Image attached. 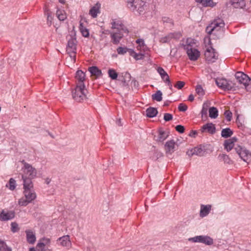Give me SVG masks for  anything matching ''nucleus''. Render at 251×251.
<instances>
[{
	"label": "nucleus",
	"mask_w": 251,
	"mask_h": 251,
	"mask_svg": "<svg viewBox=\"0 0 251 251\" xmlns=\"http://www.w3.org/2000/svg\"><path fill=\"white\" fill-rule=\"evenodd\" d=\"M123 32H128L127 29L122 28L121 30H117V31L113 32L111 33V38L112 39V42L115 44L117 45L119 43L121 39L123 37Z\"/></svg>",
	"instance_id": "obj_10"
},
{
	"label": "nucleus",
	"mask_w": 251,
	"mask_h": 251,
	"mask_svg": "<svg viewBox=\"0 0 251 251\" xmlns=\"http://www.w3.org/2000/svg\"><path fill=\"white\" fill-rule=\"evenodd\" d=\"M157 71L165 83H167V81H169L170 80L169 76L163 68L159 67L157 69Z\"/></svg>",
	"instance_id": "obj_23"
},
{
	"label": "nucleus",
	"mask_w": 251,
	"mask_h": 251,
	"mask_svg": "<svg viewBox=\"0 0 251 251\" xmlns=\"http://www.w3.org/2000/svg\"><path fill=\"white\" fill-rule=\"evenodd\" d=\"M187 106L182 103H180L178 105V109L180 111L185 112L187 109Z\"/></svg>",
	"instance_id": "obj_48"
},
{
	"label": "nucleus",
	"mask_w": 251,
	"mask_h": 251,
	"mask_svg": "<svg viewBox=\"0 0 251 251\" xmlns=\"http://www.w3.org/2000/svg\"><path fill=\"white\" fill-rule=\"evenodd\" d=\"M196 92L200 96H203L204 95V91L201 85H198L196 88Z\"/></svg>",
	"instance_id": "obj_43"
},
{
	"label": "nucleus",
	"mask_w": 251,
	"mask_h": 251,
	"mask_svg": "<svg viewBox=\"0 0 251 251\" xmlns=\"http://www.w3.org/2000/svg\"><path fill=\"white\" fill-rule=\"evenodd\" d=\"M177 144L175 141L171 140L166 142L164 146V149L168 154L171 155L177 149Z\"/></svg>",
	"instance_id": "obj_11"
},
{
	"label": "nucleus",
	"mask_w": 251,
	"mask_h": 251,
	"mask_svg": "<svg viewBox=\"0 0 251 251\" xmlns=\"http://www.w3.org/2000/svg\"><path fill=\"white\" fill-rule=\"evenodd\" d=\"M212 206L210 204L201 205V209L200 211V216L203 218L207 216L211 210Z\"/></svg>",
	"instance_id": "obj_14"
},
{
	"label": "nucleus",
	"mask_w": 251,
	"mask_h": 251,
	"mask_svg": "<svg viewBox=\"0 0 251 251\" xmlns=\"http://www.w3.org/2000/svg\"><path fill=\"white\" fill-rule=\"evenodd\" d=\"M38 251H50L49 249H46L44 244H42L41 241L37 243L36 246Z\"/></svg>",
	"instance_id": "obj_40"
},
{
	"label": "nucleus",
	"mask_w": 251,
	"mask_h": 251,
	"mask_svg": "<svg viewBox=\"0 0 251 251\" xmlns=\"http://www.w3.org/2000/svg\"><path fill=\"white\" fill-rule=\"evenodd\" d=\"M130 77H131L129 73H126L125 74V77L127 78L128 79H130Z\"/></svg>",
	"instance_id": "obj_64"
},
{
	"label": "nucleus",
	"mask_w": 251,
	"mask_h": 251,
	"mask_svg": "<svg viewBox=\"0 0 251 251\" xmlns=\"http://www.w3.org/2000/svg\"><path fill=\"white\" fill-rule=\"evenodd\" d=\"M127 6L132 11H137L141 14L144 10L145 2L142 0H127Z\"/></svg>",
	"instance_id": "obj_6"
},
{
	"label": "nucleus",
	"mask_w": 251,
	"mask_h": 251,
	"mask_svg": "<svg viewBox=\"0 0 251 251\" xmlns=\"http://www.w3.org/2000/svg\"><path fill=\"white\" fill-rule=\"evenodd\" d=\"M194 100V95L192 94L190 95L188 97V100H189L190 101H193Z\"/></svg>",
	"instance_id": "obj_62"
},
{
	"label": "nucleus",
	"mask_w": 251,
	"mask_h": 251,
	"mask_svg": "<svg viewBox=\"0 0 251 251\" xmlns=\"http://www.w3.org/2000/svg\"><path fill=\"white\" fill-rule=\"evenodd\" d=\"M127 52H129L130 55L132 56L133 57H134V54H136V52L134 51L133 50L128 49Z\"/></svg>",
	"instance_id": "obj_60"
},
{
	"label": "nucleus",
	"mask_w": 251,
	"mask_h": 251,
	"mask_svg": "<svg viewBox=\"0 0 251 251\" xmlns=\"http://www.w3.org/2000/svg\"><path fill=\"white\" fill-rule=\"evenodd\" d=\"M109 76L113 80H115L117 78L118 74L113 69H109L108 72Z\"/></svg>",
	"instance_id": "obj_39"
},
{
	"label": "nucleus",
	"mask_w": 251,
	"mask_h": 251,
	"mask_svg": "<svg viewBox=\"0 0 251 251\" xmlns=\"http://www.w3.org/2000/svg\"><path fill=\"white\" fill-rule=\"evenodd\" d=\"M221 162H224V163L227 165H231L236 163V159L231 160L230 158H221Z\"/></svg>",
	"instance_id": "obj_37"
},
{
	"label": "nucleus",
	"mask_w": 251,
	"mask_h": 251,
	"mask_svg": "<svg viewBox=\"0 0 251 251\" xmlns=\"http://www.w3.org/2000/svg\"><path fill=\"white\" fill-rule=\"evenodd\" d=\"M186 43L184 49L186 50L189 59L191 61L197 60L200 56V52L197 49L192 47L191 44L192 43V39H187Z\"/></svg>",
	"instance_id": "obj_5"
},
{
	"label": "nucleus",
	"mask_w": 251,
	"mask_h": 251,
	"mask_svg": "<svg viewBox=\"0 0 251 251\" xmlns=\"http://www.w3.org/2000/svg\"><path fill=\"white\" fill-rule=\"evenodd\" d=\"M66 47V52L69 54L70 59L75 63V53L76 50L77 41L75 35H70L68 38Z\"/></svg>",
	"instance_id": "obj_2"
},
{
	"label": "nucleus",
	"mask_w": 251,
	"mask_h": 251,
	"mask_svg": "<svg viewBox=\"0 0 251 251\" xmlns=\"http://www.w3.org/2000/svg\"><path fill=\"white\" fill-rule=\"evenodd\" d=\"M209 105L208 103L204 102L202 105V108L201 111V115L202 118L205 117L207 118V110L208 109Z\"/></svg>",
	"instance_id": "obj_35"
},
{
	"label": "nucleus",
	"mask_w": 251,
	"mask_h": 251,
	"mask_svg": "<svg viewBox=\"0 0 251 251\" xmlns=\"http://www.w3.org/2000/svg\"><path fill=\"white\" fill-rule=\"evenodd\" d=\"M211 25H212L213 27H214L216 31H218L221 30L222 28L224 27L225 23L223 20L219 19L215 20L211 23Z\"/></svg>",
	"instance_id": "obj_17"
},
{
	"label": "nucleus",
	"mask_w": 251,
	"mask_h": 251,
	"mask_svg": "<svg viewBox=\"0 0 251 251\" xmlns=\"http://www.w3.org/2000/svg\"><path fill=\"white\" fill-rule=\"evenodd\" d=\"M113 32H111L109 30H104L102 31V34H110V36H111V33H112Z\"/></svg>",
	"instance_id": "obj_61"
},
{
	"label": "nucleus",
	"mask_w": 251,
	"mask_h": 251,
	"mask_svg": "<svg viewBox=\"0 0 251 251\" xmlns=\"http://www.w3.org/2000/svg\"><path fill=\"white\" fill-rule=\"evenodd\" d=\"M56 15L60 21H64L67 18L65 12L60 10L56 11Z\"/></svg>",
	"instance_id": "obj_38"
},
{
	"label": "nucleus",
	"mask_w": 251,
	"mask_h": 251,
	"mask_svg": "<svg viewBox=\"0 0 251 251\" xmlns=\"http://www.w3.org/2000/svg\"><path fill=\"white\" fill-rule=\"evenodd\" d=\"M204 55L206 60L209 63L215 62L218 57V52L211 47L207 48Z\"/></svg>",
	"instance_id": "obj_9"
},
{
	"label": "nucleus",
	"mask_w": 251,
	"mask_h": 251,
	"mask_svg": "<svg viewBox=\"0 0 251 251\" xmlns=\"http://www.w3.org/2000/svg\"><path fill=\"white\" fill-rule=\"evenodd\" d=\"M229 3L235 8H243L246 6L244 0H230Z\"/></svg>",
	"instance_id": "obj_22"
},
{
	"label": "nucleus",
	"mask_w": 251,
	"mask_h": 251,
	"mask_svg": "<svg viewBox=\"0 0 251 251\" xmlns=\"http://www.w3.org/2000/svg\"><path fill=\"white\" fill-rule=\"evenodd\" d=\"M25 233L27 242L30 244H33L36 239L35 233L32 230L28 229L25 230Z\"/></svg>",
	"instance_id": "obj_20"
},
{
	"label": "nucleus",
	"mask_w": 251,
	"mask_h": 251,
	"mask_svg": "<svg viewBox=\"0 0 251 251\" xmlns=\"http://www.w3.org/2000/svg\"><path fill=\"white\" fill-rule=\"evenodd\" d=\"M17 165L18 167H21L23 170L24 174L22 175V179L24 183H25V181L27 180L32 181V179L36 176L37 171L35 168L26 162L24 160L19 161Z\"/></svg>",
	"instance_id": "obj_1"
},
{
	"label": "nucleus",
	"mask_w": 251,
	"mask_h": 251,
	"mask_svg": "<svg viewBox=\"0 0 251 251\" xmlns=\"http://www.w3.org/2000/svg\"><path fill=\"white\" fill-rule=\"evenodd\" d=\"M136 42L139 44V46L140 48L143 47L144 48L145 46H146L144 40L142 39H138L136 40Z\"/></svg>",
	"instance_id": "obj_57"
},
{
	"label": "nucleus",
	"mask_w": 251,
	"mask_h": 251,
	"mask_svg": "<svg viewBox=\"0 0 251 251\" xmlns=\"http://www.w3.org/2000/svg\"><path fill=\"white\" fill-rule=\"evenodd\" d=\"M84 83L77 84L76 88L72 91L73 99L77 102H81L84 99H87L86 92L87 90L85 89Z\"/></svg>",
	"instance_id": "obj_3"
},
{
	"label": "nucleus",
	"mask_w": 251,
	"mask_h": 251,
	"mask_svg": "<svg viewBox=\"0 0 251 251\" xmlns=\"http://www.w3.org/2000/svg\"><path fill=\"white\" fill-rule=\"evenodd\" d=\"M203 145H200L193 149L189 150L187 151V154L188 156L197 155L201 156V151L202 149Z\"/></svg>",
	"instance_id": "obj_16"
},
{
	"label": "nucleus",
	"mask_w": 251,
	"mask_h": 251,
	"mask_svg": "<svg viewBox=\"0 0 251 251\" xmlns=\"http://www.w3.org/2000/svg\"><path fill=\"white\" fill-rule=\"evenodd\" d=\"M24 196L31 202L36 198V194L33 189V185L32 181L29 180L25 181L24 183Z\"/></svg>",
	"instance_id": "obj_4"
},
{
	"label": "nucleus",
	"mask_w": 251,
	"mask_h": 251,
	"mask_svg": "<svg viewBox=\"0 0 251 251\" xmlns=\"http://www.w3.org/2000/svg\"><path fill=\"white\" fill-rule=\"evenodd\" d=\"M212 2V0H202V5L204 6H210Z\"/></svg>",
	"instance_id": "obj_58"
},
{
	"label": "nucleus",
	"mask_w": 251,
	"mask_h": 251,
	"mask_svg": "<svg viewBox=\"0 0 251 251\" xmlns=\"http://www.w3.org/2000/svg\"><path fill=\"white\" fill-rule=\"evenodd\" d=\"M42 242V244L46 246H48L50 244V240L49 238H43L40 240Z\"/></svg>",
	"instance_id": "obj_53"
},
{
	"label": "nucleus",
	"mask_w": 251,
	"mask_h": 251,
	"mask_svg": "<svg viewBox=\"0 0 251 251\" xmlns=\"http://www.w3.org/2000/svg\"><path fill=\"white\" fill-rule=\"evenodd\" d=\"M235 150L240 157H247L249 155L251 156L250 152L245 147L239 146L235 148Z\"/></svg>",
	"instance_id": "obj_19"
},
{
	"label": "nucleus",
	"mask_w": 251,
	"mask_h": 251,
	"mask_svg": "<svg viewBox=\"0 0 251 251\" xmlns=\"http://www.w3.org/2000/svg\"><path fill=\"white\" fill-rule=\"evenodd\" d=\"M18 202L19 204L21 206H26L31 202L28 201V200L25 197H24L19 199Z\"/></svg>",
	"instance_id": "obj_42"
},
{
	"label": "nucleus",
	"mask_w": 251,
	"mask_h": 251,
	"mask_svg": "<svg viewBox=\"0 0 251 251\" xmlns=\"http://www.w3.org/2000/svg\"><path fill=\"white\" fill-rule=\"evenodd\" d=\"M206 31L208 34H211L212 33V32L216 31L214 30V27H213L212 25L211 24H210L208 26H207L206 28Z\"/></svg>",
	"instance_id": "obj_55"
},
{
	"label": "nucleus",
	"mask_w": 251,
	"mask_h": 251,
	"mask_svg": "<svg viewBox=\"0 0 251 251\" xmlns=\"http://www.w3.org/2000/svg\"><path fill=\"white\" fill-rule=\"evenodd\" d=\"M146 112L147 117L150 118H153L156 116L158 113L157 109L152 107L147 108Z\"/></svg>",
	"instance_id": "obj_27"
},
{
	"label": "nucleus",
	"mask_w": 251,
	"mask_h": 251,
	"mask_svg": "<svg viewBox=\"0 0 251 251\" xmlns=\"http://www.w3.org/2000/svg\"><path fill=\"white\" fill-rule=\"evenodd\" d=\"M169 86V88L170 89L172 90V85L171 84V82L170 81V80H169V81H167V83H166Z\"/></svg>",
	"instance_id": "obj_63"
},
{
	"label": "nucleus",
	"mask_w": 251,
	"mask_h": 251,
	"mask_svg": "<svg viewBox=\"0 0 251 251\" xmlns=\"http://www.w3.org/2000/svg\"><path fill=\"white\" fill-rule=\"evenodd\" d=\"M15 217V212L13 211H5L2 210L0 213V220L7 221L13 219Z\"/></svg>",
	"instance_id": "obj_12"
},
{
	"label": "nucleus",
	"mask_w": 251,
	"mask_h": 251,
	"mask_svg": "<svg viewBox=\"0 0 251 251\" xmlns=\"http://www.w3.org/2000/svg\"><path fill=\"white\" fill-rule=\"evenodd\" d=\"M201 131L202 132H207L213 134L216 132V128L215 125L212 123H207L201 127Z\"/></svg>",
	"instance_id": "obj_13"
},
{
	"label": "nucleus",
	"mask_w": 251,
	"mask_h": 251,
	"mask_svg": "<svg viewBox=\"0 0 251 251\" xmlns=\"http://www.w3.org/2000/svg\"><path fill=\"white\" fill-rule=\"evenodd\" d=\"M185 85V82L183 81H178L177 82L175 87L177 88L178 89H181Z\"/></svg>",
	"instance_id": "obj_52"
},
{
	"label": "nucleus",
	"mask_w": 251,
	"mask_h": 251,
	"mask_svg": "<svg viewBox=\"0 0 251 251\" xmlns=\"http://www.w3.org/2000/svg\"><path fill=\"white\" fill-rule=\"evenodd\" d=\"M233 134V131L229 128L223 129L221 131V136L225 138H227Z\"/></svg>",
	"instance_id": "obj_30"
},
{
	"label": "nucleus",
	"mask_w": 251,
	"mask_h": 251,
	"mask_svg": "<svg viewBox=\"0 0 251 251\" xmlns=\"http://www.w3.org/2000/svg\"><path fill=\"white\" fill-rule=\"evenodd\" d=\"M213 150L212 146L210 144H203L201 156H205L210 154Z\"/></svg>",
	"instance_id": "obj_26"
},
{
	"label": "nucleus",
	"mask_w": 251,
	"mask_h": 251,
	"mask_svg": "<svg viewBox=\"0 0 251 251\" xmlns=\"http://www.w3.org/2000/svg\"><path fill=\"white\" fill-rule=\"evenodd\" d=\"M60 241V244L64 247H70L71 246V242L70 240L69 235L63 236L58 239Z\"/></svg>",
	"instance_id": "obj_25"
},
{
	"label": "nucleus",
	"mask_w": 251,
	"mask_h": 251,
	"mask_svg": "<svg viewBox=\"0 0 251 251\" xmlns=\"http://www.w3.org/2000/svg\"><path fill=\"white\" fill-rule=\"evenodd\" d=\"M6 187H9L11 190H14L16 188V181L13 178H11L9 181V185L6 184Z\"/></svg>",
	"instance_id": "obj_41"
},
{
	"label": "nucleus",
	"mask_w": 251,
	"mask_h": 251,
	"mask_svg": "<svg viewBox=\"0 0 251 251\" xmlns=\"http://www.w3.org/2000/svg\"><path fill=\"white\" fill-rule=\"evenodd\" d=\"M111 25V28L112 29H117V30H119L123 28L121 25H119L118 23H116L114 20L112 22Z\"/></svg>",
	"instance_id": "obj_46"
},
{
	"label": "nucleus",
	"mask_w": 251,
	"mask_h": 251,
	"mask_svg": "<svg viewBox=\"0 0 251 251\" xmlns=\"http://www.w3.org/2000/svg\"><path fill=\"white\" fill-rule=\"evenodd\" d=\"M217 85L224 90H231L234 87V84L231 81L225 78H217L215 79Z\"/></svg>",
	"instance_id": "obj_8"
},
{
	"label": "nucleus",
	"mask_w": 251,
	"mask_h": 251,
	"mask_svg": "<svg viewBox=\"0 0 251 251\" xmlns=\"http://www.w3.org/2000/svg\"><path fill=\"white\" fill-rule=\"evenodd\" d=\"M247 83L244 86L247 91H251V78L249 77V80L247 81Z\"/></svg>",
	"instance_id": "obj_54"
},
{
	"label": "nucleus",
	"mask_w": 251,
	"mask_h": 251,
	"mask_svg": "<svg viewBox=\"0 0 251 251\" xmlns=\"http://www.w3.org/2000/svg\"><path fill=\"white\" fill-rule=\"evenodd\" d=\"M85 73L81 70H78L76 72L75 77L78 81V84L84 83L83 81L85 80Z\"/></svg>",
	"instance_id": "obj_28"
},
{
	"label": "nucleus",
	"mask_w": 251,
	"mask_h": 251,
	"mask_svg": "<svg viewBox=\"0 0 251 251\" xmlns=\"http://www.w3.org/2000/svg\"><path fill=\"white\" fill-rule=\"evenodd\" d=\"M235 77L239 82V83L241 84H243L245 85L247 83V81L249 80V76L247 75L244 74L242 72H237L235 74Z\"/></svg>",
	"instance_id": "obj_15"
},
{
	"label": "nucleus",
	"mask_w": 251,
	"mask_h": 251,
	"mask_svg": "<svg viewBox=\"0 0 251 251\" xmlns=\"http://www.w3.org/2000/svg\"><path fill=\"white\" fill-rule=\"evenodd\" d=\"M173 119V115L170 113H165L164 115V120L166 121H170Z\"/></svg>",
	"instance_id": "obj_51"
},
{
	"label": "nucleus",
	"mask_w": 251,
	"mask_h": 251,
	"mask_svg": "<svg viewBox=\"0 0 251 251\" xmlns=\"http://www.w3.org/2000/svg\"><path fill=\"white\" fill-rule=\"evenodd\" d=\"M79 30L82 33L83 36L87 37L89 35V33L88 29L84 27L82 23H80L79 25Z\"/></svg>",
	"instance_id": "obj_36"
},
{
	"label": "nucleus",
	"mask_w": 251,
	"mask_h": 251,
	"mask_svg": "<svg viewBox=\"0 0 251 251\" xmlns=\"http://www.w3.org/2000/svg\"><path fill=\"white\" fill-rule=\"evenodd\" d=\"M225 116L227 121H230L232 118V114L229 110H226L225 112Z\"/></svg>",
	"instance_id": "obj_47"
},
{
	"label": "nucleus",
	"mask_w": 251,
	"mask_h": 251,
	"mask_svg": "<svg viewBox=\"0 0 251 251\" xmlns=\"http://www.w3.org/2000/svg\"><path fill=\"white\" fill-rule=\"evenodd\" d=\"M11 231L13 233L16 232L19 230V227H18V225L16 222H12L11 224Z\"/></svg>",
	"instance_id": "obj_44"
},
{
	"label": "nucleus",
	"mask_w": 251,
	"mask_h": 251,
	"mask_svg": "<svg viewBox=\"0 0 251 251\" xmlns=\"http://www.w3.org/2000/svg\"><path fill=\"white\" fill-rule=\"evenodd\" d=\"M0 251H12V249L8 247L6 243L0 239Z\"/></svg>",
	"instance_id": "obj_34"
},
{
	"label": "nucleus",
	"mask_w": 251,
	"mask_h": 251,
	"mask_svg": "<svg viewBox=\"0 0 251 251\" xmlns=\"http://www.w3.org/2000/svg\"><path fill=\"white\" fill-rule=\"evenodd\" d=\"M176 130L180 133H183L184 132V126L181 125H177L176 126Z\"/></svg>",
	"instance_id": "obj_50"
},
{
	"label": "nucleus",
	"mask_w": 251,
	"mask_h": 251,
	"mask_svg": "<svg viewBox=\"0 0 251 251\" xmlns=\"http://www.w3.org/2000/svg\"><path fill=\"white\" fill-rule=\"evenodd\" d=\"M189 241L194 243H201L206 245H211L213 244V240L212 238L206 235H199L188 239Z\"/></svg>",
	"instance_id": "obj_7"
},
{
	"label": "nucleus",
	"mask_w": 251,
	"mask_h": 251,
	"mask_svg": "<svg viewBox=\"0 0 251 251\" xmlns=\"http://www.w3.org/2000/svg\"><path fill=\"white\" fill-rule=\"evenodd\" d=\"M88 71L91 73V75L95 76L96 78L99 77L102 75L101 70L96 66L89 67Z\"/></svg>",
	"instance_id": "obj_24"
},
{
	"label": "nucleus",
	"mask_w": 251,
	"mask_h": 251,
	"mask_svg": "<svg viewBox=\"0 0 251 251\" xmlns=\"http://www.w3.org/2000/svg\"><path fill=\"white\" fill-rule=\"evenodd\" d=\"M162 21L163 23H170L171 25L173 24L172 20L168 17H163Z\"/></svg>",
	"instance_id": "obj_59"
},
{
	"label": "nucleus",
	"mask_w": 251,
	"mask_h": 251,
	"mask_svg": "<svg viewBox=\"0 0 251 251\" xmlns=\"http://www.w3.org/2000/svg\"><path fill=\"white\" fill-rule=\"evenodd\" d=\"M151 98L153 100L160 101L162 100V93L160 90H157L155 94L151 95Z\"/></svg>",
	"instance_id": "obj_33"
},
{
	"label": "nucleus",
	"mask_w": 251,
	"mask_h": 251,
	"mask_svg": "<svg viewBox=\"0 0 251 251\" xmlns=\"http://www.w3.org/2000/svg\"><path fill=\"white\" fill-rule=\"evenodd\" d=\"M236 159L235 165L247 166L251 164V158H233Z\"/></svg>",
	"instance_id": "obj_18"
},
{
	"label": "nucleus",
	"mask_w": 251,
	"mask_h": 251,
	"mask_svg": "<svg viewBox=\"0 0 251 251\" xmlns=\"http://www.w3.org/2000/svg\"><path fill=\"white\" fill-rule=\"evenodd\" d=\"M237 140V139L235 137L226 140L224 143L225 149H226L227 151H230L233 147L234 143L236 142Z\"/></svg>",
	"instance_id": "obj_21"
},
{
	"label": "nucleus",
	"mask_w": 251,
	"mask_h": 251,
	"mask_svg": "<svg viewBox=\"0 0 251 251\" xmlns=\"http://www.w3.org/2000/svg\"><path fill=\"white\" fill-rule=\"evenodd\" d=\"M128 48H123L121 47H118L117 49V51L119 54H124L127 52Z\"/></svg>",
	"instance_id": "obj_45"
},
{
	"label": "nucleus",
	"mask_w": 251,
	"mask_h": 251,
	"mask_svg": "<svg viewBox=\"0 0 251 251\" xmlns=\"http://www.w3.org/2000/svg\"><path fill=\"white\" fill-rule=\"evenodd\" d=\"M218 116V110L215 107L209 108V116L212 119H215Z\"/></svg>",
	"instance_id": "obj_31"
},
{
	"label": "nucleus",
	"mask_w": 251,
	"mask_h": 251,
	"mask_svg": "<svg viewBox=\"0 0 251 251\" xmlns=\"http://www.w3.org/2000/svg\"><path fill=\"white\" fill-rule=\"evenodd\" d=\"M168 136V135L167 133L162 130H159L158 137L156 140L159 142H163Z\"/></svg>",
	"instance_id": "obj_32"
},
{
	"label": "nucleus",
	"mask_w": 251,
	"mask_h": 251,
	"mask_svg": "<svg viewBox=\"0 0 251 251\" xmlns=\"http://www.w3.org/2000/svg\"><path fill=\"white\" fill-rule=\"evenodd\" d=\"M144 55L142 53H137L134 54V58L138 60H141L143 59L144 58Z\"/></svg>",
	"instance_id": "obj_56"
},
{
	"label": "nucleus",
	"mask_w": 251,
	"mask_h": 251,
	"mask_svg": "<svg viewBox=\"0 0 251 251\" xmlns=\"http://www.w3.org/2000/svg\"><path fill=\"white\" fill-rule=\"evenodd\" d=\"M172 37V35H169L167 36L162 37L160 39V42L163 43H167L170 41V39Z\"/></svg>",
	"instance_id": "obj_49"
},
{
	"label": "nucleus",
	"mask_w": 251,
	"mask_h": 251,
	"mask_svg": "<svg viewBox=\"0 0 251 251\" xmlns=\"http://www.w3.org/2000/svg\"><path fill=\"white\" fill-rule=\"evenodd\" d=\"M100 5L98 3L95 4L89 11V14L95 18L97 17L98 13L100 12Z\"/></svg>",
	"instance_id": "obj_29"
}]
</instances>
